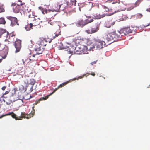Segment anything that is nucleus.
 <instances>
[{
  "label": "nucleus",
  "instance_id": "nucleus-27",
  "mask_svg": "<svg viewBox=\"0 0 150 150\" xmlns=\"http://www.w3.org/2000/svg\"><path fill=\"white\" fill-rule=\"evenodd\" d=\"M33 26L32 25V24L30 23L29 24H28L25 27V29L27 31L30 30L31 29H32L33 28L32 27Z\"/></svg>",
  "mask_w": 150,
  "mask_h": 150
},
{
  "label": "nucleus",
  "instance_id": "nucleus-31",
  "mask_svg": "<svg viewBox=\"0 0 150 150\" xmlns=\"http://www.w3.org/2000/svg\"><path fill=\"white\" fill-rule=\"evenodd\" d=\"M11 115L12 117L13 118H15L16 120H21V119L19 118V117H16V115L13 112H12Z\"/></svg>",
  "mask_w": 150,
  "mask_h": 150
},
{
  "label": "nucleus",
  "instance_id": "nucleus-30",
  "mask_svg": "<svg viewBox=\"0 0 150 150\" xmlns=\"http://www.w3.org/2000/svg\"><path fill=\"white\" fill-rule=\"evenodd\" d=\"M60 30H59L55 33H54L55 35L53 36V39L55 38L56 37H58L59 35H60Z\"/></svg>",
  "mask_w": 150,
  "mask_h": 150
},
{
  "label": "nucleus",
  "instance_id": "nucleus-4",
  "mask_svg": "<svg viewBox=\"0 0 150 150\" xmlns=\"http://www.w3.org/2000/svg\"><path fill=\"white\" fill-rule=\"evenodd\" d=\"M15 38V35H13V34H12L9 36V40L6 39L5 40V43L4 45L5 46V47L4 48V50L6 49V52H8V47L11 43L14 41Z\"/></svg>",
  "mask_w": 150,
  "mask_h": 150
},
{
  "label": "nucleus",
  "instance_id": "nucleus-14",
  "mask_svg": "<svg viewBox=\"0 0 150 150\" xmlns=\"http://www.w3.org/2000/svg\"><path fill=\"white\" fill-rule=\"evenodd\" d=\"M12 7L13 11L15 13H18L21 10V8L19 4H17L15 3H13L11 5Z\"/></svg>",
  "mask_w": 150,
  "mask_h": 150
},
{
  "label": "nucleus",
  "instance_id": "nucleus-25",
  "mask_svg": "<svg viewBox=\"0 0 150 150\" xmlns=\"http://www.w3.org/2000/svg\"><path fill=\"white\" fill-rule=\"evenodd\" d=\"M83 39V38L80 39H78L76 40L75 41V44L77 46L79 45H82L84 44V41ZM78 47V46H77Z\"/></svg>",
  "mask_w": 150,
  "mask_h": 150
},
{
  "label": "nucleus",
  "instance_id": "nucleus-26",
  "mask_svg": "<svg viewBox=\"0 0 150 150\" xmlns=\"http://www.w3.org/2000/svg\"><path fill=\"white\" fill-rule=\"evenodd\" d=\"M4 4L0 3V13L4 12L5 11V8Z\"/></svg>",
  "mask_w": 150,
  "mask_h": 150
},
{
  "label": "nucleus",
  "instance_id": "nucleus-22",
  "mask_svg": "<svg viewBox=\"0 0 150 150\" xmlns=\"http://www.w3.org/2000/svg\"><path fill=\"white\" fill-rule=\"evenodd\" d=\"M39 9L42 11V13L43 14H47V13L48 12H50L51 11L53 12V10H51L50 9L47 10L46 8H44L41 6L39 7Z\"/></svg>",
  "mask_w": 150,
  "mask_h": 150
},
{
  "label": "nucleus",
  "instance_id": "nucleus-20",
  "mask_svg": "<svg viewBox=\"0 0 150 150\" xmlns=\"http://www.w3.org/2000/svg\"><path fill=\"white\" fill-rule=\"evenodd\" d=\"M115 36L114 35V33L113 32L109 33L107 35L106 39L108 41H111L114 40V38H115Z\"/></svg>",
  "mask_w": 150,
  "mask_h": 150
},
{
  "label": "nucleus",
  "instance_id": "nucleus-32",
  "mask_svg": "<svg viewBox=\"0 0 150 150\" xmlns=\"http://www.w3.org/2000/svg\"><path fill=\"white\" fill-rule=\"evenodd\" d=\"M6 22L4 18H0V24H5Z\"/></svg>",
  "mask_w": 150,
  "mask_h": 150
},
{
  "label": "nucleus",
  "instance_id": "nucleus-3",
  "mask_svg": "<svg viewBox=\"0 0 150 150\" xmlns=\"http://www.w3.org/2000/svg\"><path fill=\"white\" fill-rule=\"evenodd\" d=\"M93 21V19H89V18L86 19L84 20L81 19L79 20L76 23V25L78 27L83 28L86 25L89 24Z\"/></svg>",
  "mask_w": 150,
  "mask_h": 150
},
{
  "label": "nucleus",
  "instance_id": "nucleus-40",
  "mask_svg": "<svg viewBox=\"0 0 150 150\" xmlns=\"http://www.w3.org/2000/svg\"><path fill=\"white\" fill-rule=\"evenodd\" d=\"M50 24L52 25H55V23L54 22H51L50 23Z\"/></svg>",
  "mask_w": 150,
  "mask_h": 150
},
{
  "label": "nucleus",
  "instance_id": "nucleus-1",
  "mask_svg": "<svg viewBox=\"0 0 150 150\" xmlns=\"http://www.w3.org/2000/svg\"><path fill=\"white\" fill-rule=\"evenodd\" d=\"M89 75H91L93 76H94L95 74V73L93 72L92 73H86V74H84L81 76H80L78 77L77 78H74L69 80L68 81L63 83L59 86L57 88H56L53 91L50 93L49 95L46 96L45 97H41L39 99L36 100L35 103L33 104V105H37L38 103H40L41 101L47 100L48 98L50 96L53 94L59 88H60L64 87V86L67 84L71 82L76 80H78V79H81L84 77V76L87 77Z\"/></svg>",
  "mask_w": 150,
  "mask_h": 150
},
{
  "label": "nucleus",
  "instance_id": "nucleus-42",
  "mask_svg": "<svg viewBox=\"0 0 150 150\" xmlns=\"http://www.w3.org/2000/svg\"><path fill=\"white\" fill-rule=\"evenodd\" d=\"M146 11H148L150 12V8L146 9Z\"/></svg>",
  "mask_w": 150,
  "mask_h": 150
},
{
  "label": "nucleus",
  "instance_id": "nucleus-35",
  "mask_svg": "<svg viewBox=\"0 0 150 150\" xmlns=\"http://www.w3.org/2000/svg\"><path fill=\"white\" fill-rule=\"evenodd\" d=\"M12 112H9L6 114H5V115H2L0 117V118H2V117H3L4 116H8V115H11V114H12Z\"/></svg>",
  "mask_w": 150,
  "mask_h": 150
},
{
  "label": "nucleus",
  "instance_id": "nucleus-43",
  "mask_svg": "<svg viewBox=\"0 0 150 150\" xmlns=\"http://www.w3.org/2000/svg\"><path fill=\"white\" fill-rule=\"evenodd\" d=\"M8 93H9V92L8 91H6L4 94H7Z\"/></svg>",
  "mask_w": 150,
  "mask_h": 150
},
{
  "label": "nucleus",
  "instance_id": "nucleus-23",
  "mask_svg": "<svg viewBox=\"0 0 150 150\" xmlns=\"http://www.w3.org/2000/svg\"><path fill=\"white\" fill-rule=\"evenodd\" d=\"M115 23V22L112 20H109L106 22L105 26L108 28H110L111 26L114 25Z\"/></svg>",
  "mask_w": 150,
  "mask_h": 150
},
{
  "label": "nucleus",
  "instance_id": "nucleus-44",
  "mask_svg": "<svg viewBox=\"0 0 150 150\" xmlns=\"http://www.w3.org/2000/svg\"><path fill=\"white\" fill-rule=\"evenodd\" d=\"M149 24H148V25H144V27H147V26H149Z\"/></svg>",
  "mask_w": 150,
  "mask_h": 150
},
{
  "label": "nucleus",
  "instance_id": "nucleus-17",
  "mask_svg": "<svg viewBox=\"0 0 150 150\" xmlns=\"http://www.w3.org/2000/svg\"><path fill=\"white\" fill-rule=\"evenodd\" d=\"M75 47L74 46L72 47L70 46L69 49V50L67 51H68V53L69 54H72L73 53H76L77 54V50H78V47Z\"/></svg>",
  "mask_w": 150,
  "mask_h": 150
},
{
  "label": "nucleus",
  "instance_id": "nucleus-6",
  "mask_svg": "<svg viewBox=\"0 0 150 150\" xmlns=\"http://www.w3.org/2000/svg\"><path fill=\"white\" fill-rule=\"evenodd\" d=\"M94 24L96 25L95 28H92L91 29L85 30V32L88 34H92L98 31L99 30L100 23L96 21H94Z\"/></svg>",
  "mask_w": 150,
  "mask_h": 150
},
{
  "label": "nucleus",
  "instance_id": "nucleus-7",
  "mask_svg": "<svg viewBox=\"0 0 150 150\" xmlns=\"http://www.w3.org/2000/svg\"><path fill=\"white\" fill-rule=\"evenodd\" d=\"M78 50L77 51V54H87L88 50H89L88 47L85 46L84 44H83L82 45H81L79 47H78Z\"/></svg>",
  "mask_w": 150,
  "mask_h": 150
},
{
  "label": "nucleus",
  "instance_id": "nucleus-38",
  "mask_svg": "<svg viewBox=\"0 0 150 150\" xmlns=\"http://www.w3.org/2000/svg\"><path fill=\"white\" fill-rule=\"evenodd\" d=\"M97 62V61H94L91 63L90 64L91 65H93L96 64V63Z\"/></svg>",
  "mask_w": 150,
  "mask_h": 150
},
{
  "label": "nucleus",
  "instance_id": "nucleus-45",
  "mask_svg": "<svg viewBox=\"0 0 150 150\" xmlns=\"http://www.w3.org/2000/svg\"><path fill=\"white\" fill-rule=\"evenodd\" d=\"M2 60V59H0V63H1Z\"/></svg>",
  "mask_w": 150,
  "mask_h": 150
},
{
  "label": "nucleus",
  "instance_id": "nucleus-10",
  "mask_svg": "<svg viewBox=\"0 0 150 150\" xmlns=\"http://www.w3.org/2000/svg\"><path fill=\"white\" fill-rule=\"evenodd\" d=\"M8 20L11 21V24L12 26L15 25H19L17 18L15 17H13L11 16H7L6 17Z\"/></svg>",
  "mask_w": 150,
  "mask_h": 150
},
{
  "label": "nucleus",
  "instance_id": "nucleus-15",
  "mask_svg": "<svg viewBox=\"0 0 150 150\" xmlns=\"http://www.w3.org/2000/svg\"><path fill=\"white\" fill-rule=\"evenodd\" d=\"M21 41L19 40H18L15 42L14 46L16 49V50H15L16 53H17L20 51L21 47Z\"/></svg>",
  "mask_w": 150,
  "mask_h": 150
},
{
  "label": "nucleus",
  "instance_id": "nucleus-5",
  "mask_svg": "<svg viewBox=\"0 0 150 150\" xmlns=\"http://www.w3.org/2000/svg\"><path fill=\"white\" fill-rule=\"evenodd\" d=\"M82 40L84 41V44H86L89 47V50L95 48L94 42H95V41H92L88 37H83Z\"/></svg>",
  "mask_w": 150,
  "mask_h": 150
},
{
  "label": "nucleus",
  "instance_id": "nucleus-33",
  "mask_svg": "<svg viewBox=\"0 0 150 150\" xmlns=\"http://www.w3.org/2000/svg\"><path fill=\"white\" fill-rule=\"evenodd\" d=\"M6 32V30L2 28H0V38L1 37L2 34Z\"/></svg>",
  "mask_w": 150,
  "mask_h": 150
},
{
  "label": "nucleus",
  "instance_id": "nucleus-2",
  "mask_svg": "<svg viewBox=\"0 0 150 150\" xmlns=\"http://www.w3.org/2000/svg\"><path fill=\"white\" fill-rule=\"evenodd\" d=\"M119 3L112 1L108 0L106 2V5L103 6V8L105 11H117L119 9Z\"/></svg>",
  "mask_w": 150,
  "mask_h": 150
},
{
  "label": "nucleus",
  "instance_id": "nucleus-46",
  "mask_svg": "<svg viewBox=\"0 0 150 150\" xmlns=\"http://www.w3.org/2000/svg\"><path fill=\"white\" fill-rule=\"evenodd\" d=\"M42 42H41L40 43V45H42Z\"/></svg>",
  "mask_w": 150,
  "mask_h": 150
},
{
  "label": "nucleus",
  "instance_id": "nucleus-36",
  "mask_svg": "<svg viewBox=\"0 0 150 150\" xmlns=\"http://www.w3.org/2000/svg\"><path fill=\"white\" fill-rule=\"evenodd\" d=\"M70 4L71 5H75V4H76V0H74V1H71Z\"/></svg>",
  "mask_w": 150,
  "mask_h": 150
},
{
  "label": "nucleus",
  "instance_id": "nucleus-47",
  "mask_svg": "<svg viewBox=\"0 0 150 150\" xmlns=\"http://www.w3.org/2000/svg\"><path fill=\"white\" fill-rule=\"evenodd\" d=\"M51 40L49 42V43H50V42H51Z\"/></svg>",
  "mask_w": 150,
  "mask_h": 150
},
{
  "label": "nucleus",
  "instance_id": "nucleus-29",
  "mask_svg": "<svg viewBox=\"0 0 150 150\" xmlns=\"http://www.w3.org/2000/svg\"><path fill=\"white\" fill-rule=\"evenodd\" d=\"M105 16V14H103L102 15H100V14H96V15H95L94 16L95 17V18L96 19H100L101 18H103Z\"/></svg>",
  "mask_w": 150,
  "mask_h": 150
},
{
  "label": "nucleus",
  "instance_id": "nucleus-24",
  "mask_svg": "<svg viewBox=\"0 0 150 150\" xmlns=\"http://www.w3.org/2000/svg\"><path fill=\"white\" fill-rule=\"evenodd\" d=\"M22 61L23 64H27L30 63L31 60L30 58L28 57H25L22 59Z\"/></svg>",
  "mask_w": 150,
  "mask_h": 150
},
{
  "label": "nucleus",
  "instance_id": "nucleus-16",
  "mask_svg": "<svg viewBox=\"0 0 150 150\" xmlns=\"http://www.w3.org/2000/svg\"><path fill=\"white\" fill-rule=\"evenodd\" d=\"M40 47V45L39 44H37L36 45L35 47L34 48V50L36 52V54L33 55V57H35V56H36L38 54L39 55L42 54V52L41 51Z\"/></svg>",
  "mask_w": 150,
  "mask_h": 150
},
{
  "label": "nucleus",
  "instance_id": "nucleus-19",
  "mask_svg": "<svg viewBox=\"0 0 150 150\" xmlns=\"http://www.w3.org/2000/svg\"><path fill=\"white\" fill-rule=\"evenodd\" d=\"M12 99V97H6L4 98L3 101L6 102L7 105H10L13 101Z\"/></svg>",
  "mask_w": 150,
  "mask_h": 150
},
{
  "label": "nucleus",
  "instance_id": "nucleus-11",
  "mask_svg": "<svg viewBox=\"0 0 150 150\" xmlns=\"http://www.w3.org/2000/svg\"><path fill=\"white\" fill-rule=\"evenodd\" d=\"M24 81L25 84V86L26 87L28 86L30 84L32 85V87H33V86L35 83V81L34 79H30L28 78H25L24 80Z\"/></svg>",
  "mask_w": 150,
  "mask_h": 150
},
{
  "label": "nucleus",
  "instance_id": "nucleus-9",
  "mask_svg": "<svg viewBox=\"0 0 150 150\" xmlns=\"http://www.w3.org/2000/svg\"><path fill=\"white\" fill-rule=\"evenodd\" d=\"M95 48L96 47L97 49H101L105 46L106 44L104 41L98 40L95 41Z\"/></svg>",
  "mask_w": 150,
  "mask_h": 150
},
{
  "label": "nucleus",
  "instance_id": "nucleus-41",
  "mask_svg": "<svg viewBox=\"0 0 150 150\" xmlns=\"http://www.w3.org/2000/svg\"><path fill=\"white\" fill-rule=\"evenodd\" d=\"M138 16L140 18L142 17L143 16V15L141 14H139V15Z\"/></svg>",
  "mask_w": 150,
  "mask_h": 150
},
{
  "label": "nucleus",
  "instance_id": "nucleus-13",
  "mask_svg": "<svg viewBox=\"0 0 150 150\" xmlns=\"http://www.w3.org/2000/svg\"><path fill=\"white\" fill-rule=\"evenodd\" d=\"M132 30L130 29V27H125L120 30V32L123 35H126L132 33Z\"/></svg>",
  "mask_w": 150,
  "mask_h": 150
},
{
  "label": "nucleus",
  "instance_id": "nucleus-21",
  "mask_svg": "<svg viewBox=\"0 0 150 150\" xmlns=\"http://www.w3.org/2000/svg\"><path fill=\"white\" fill-rule=\"evenodd\" d=\"M19 1L20 3L19 4L21 7V10H22V11H25L26 10H27L28 7L25 5V3H22L21 1Z\"/></svg>",
  "mask_w": 150,
  "mask_h": 150
},
{
  "label": "nucleus",
  "instance_id": "nucleus-8",
  "mask_svg": "<svg viewBox=\"0 0 150 150\" xmlns=\"http://www.w3.org/2000/svg\"><path fill=\"white\" fill-rule=\"evenodd\" d=\"M33 17L31 16L30 14L29 16V21L32 24L33 26L38 25L40 24V19L39 18H36L33 15H32Z\"/></svg>",
  "mask_w": 150,
  "mask_h": 150
},
{
  "label": "nucleus",
  "instance_id": "nucleus-34",
  "mask_svg": "<svg viewBox=\"0 0 150 150\" xmlns=\"http://www.w3.org/2000/svg\"><path fill=\"white\" fill-rule=\"evenodd\" d=\"M142 0H138L137 1L135 4L134 7H136L139 5L140 2L142 1Z\"/></svg>",
  "mask_w": 150,
  "mask_h": 150
},
{
  "label": "nucleus",
  "instance_id": "nucleus-39",
  "mask_svg": "<svg viewBox=\"0 0 150 150\" xmlns=\"http://www.w3.org/2000/svg\"><path fill=\"white\" fill-rule=\"evenodd\" d=\"M6 86H4L2 88H1V89L3 90H5V89H6Z\"/></svg>",
  "mask_w": 150,
  "mask_h": 150
},
{
  "label": "nucleus",
  "instance_id": "nucleus-37",
  "mask_svg": "<svg viewBox=\"0 0 150 150\" xmlns=\"http://www.w3.org/2000/svg\"><path fill=\"white\" fill-rule=\"evenodd\" d=\"M63 5L60 8V11L63 10L65 8V7L64 6V4H65V3H63Z\"/></svg>",
  "mask_w": 150,
  "mask_h": 150
},
{
  "label": "nucleus",
  "instance_id": "nucleus-18",
  "mask_svg": "<svg viewBox=\"0 0 150 150\" xmlns=\"http://www.w3.org/2000/svg\"><path fill=\"white\" fill-rule=\"evenodd\" d=\"M63 5V4H60L57 3H56L53 6V7L54 8V9L52 10H53V12L54 11L56 12L60 11V8Z\"/></svg>",
  "mask_w": 150,
  "mask_h": 150
},
{
  "label": "nucleus",
  "instance_id": "nucleus-28",
  "mask_svg": "<svg viewBox=\"0 0 150 150\" xmlns=\"http://www.w3.org/2000/svg\"><path fill=\"white\" fill-rule=\"evenodd\" d=\"M114 35L115 36V38L121 37L122 36H123V35H122V33H120V30L117 32L116 33H114Z\"/></svg>",
  "mask_w": 150,
  "mask_h": 150
},
{
  "label": "nucleus",
  "instance_id": "nucleus-12",
  "mask_svg": "<svg viewBox=\"0 0 150 150\" xmlns=\"http://www.w3.org/2000/svg\"><path fill=\"white\" fill-rule=\"evenodd\" d=\"M34 106H33L32 107V108L33 110V112H32L31 113H30L29 114V115H27V114H25L24 112H22L21 114V116L20 117H19V118H21V119L22 118H27V119H29V118H30L31 117H33L34 115Z\"/></svg>",
  "mask_w": 150,
  "mask_h": 150
}]
</instances>
